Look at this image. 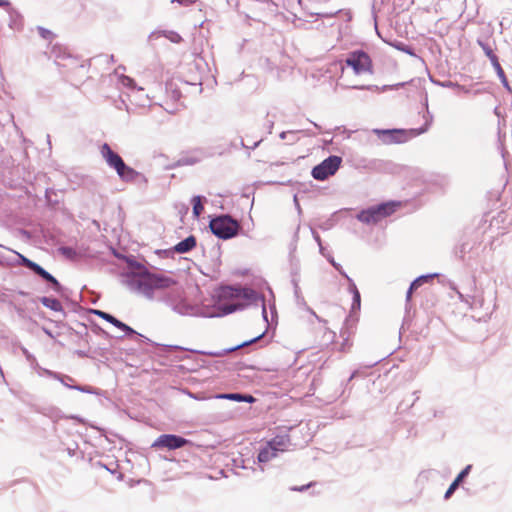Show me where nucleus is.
<instances>
[{
    "mask_svg": "<svg viewBox=\"0 0 512 512\" xmlns=\"http://www.w3.org/2000/svg\"><path fill=\"white\" fill-rule=\"evenodd\" d=\"M22 264L29 268L30 270H32L33 272H35V270L37 269V267L39 266L37 263L31 261L30 259L28 258H25V257H22Z\"/></svg>",
    "mask_w": 512,
    "mask_h": 512,
    "instance_id": "22",
    "label": "nucleus"
},
{
    "mask_svg": "<svg viewBox=\"0 0 512 512\" xmlns=\"http://www.w3.org/2000/svg\"><path fill=\"white\" fill-rule=\"evenodd\" d=\"M471 469V465H468L466 468H464L459 475L456 477L454 481H457V484L459 485L463 479L468 475L469 471Z\"/></svg>",
    "mask_w": 512,
    "mask_h": 512,
    "instance_id": "23",
    "label": "nucleus"
},
{
    "mask_svg": "<svg viewBox=\"0 0 512 512\" xmlns=\"http://www.w3.org/2000/svg\"><path fill=\"white\" fill-rule=\"evenodd\" d=\"M494 66H495V68L497 70V73H498V76L501 78L503 84L506 87H508V81L506 79L505 73H504L502 67L500 66V64L498 63L497 59H495Z\"/></svg>",
    "mask_w": 512,
    "mask_h": 512,
    "instance_id": "18",
    "label": "nucleus"
},
{
    "mask_svg": "<svg viewBox=\"0 0 512 512\" xmlns=\"http://www.w3.org/2000/svg\"><path fill=\"white\" fill-rule=\"evenodd\" d=\"M341 164V158L338 156H330L315 166L312 170V176L317 180H325L329 176L335 174Z\"/></svg>",
    "mask_w": 512,
    "mask_h": 512,
    "instance_id": "5",
    "label": "nucleus"
},
{
    "mask_svg": "<svg viewBox=\"0 0 512 512\" xmlns=\"http://www.w3.org/2000/svg\"><path fill=\"white\" fill-rule=\"evenodd\" d=\"M166 37H167L170 41H172V42H174V43H179V42H181V40H182L181 36H180L178 33H176V32H172V31H171V32H169V33L166 35Z\"/></svg>",
    "mask_w": 512,
    "mask_h": 512,
    "instance_id": "25",
    "label": "nucleus"
},
{
    "mask_svg": "<svg viewBox=\"0 0 512 512\" xmlns=\"http://www.w3.org/2000/svg\"><path fill=\"white\" fill-rule=\"evenodd\" d=\"M399 206L400 203L394 201L382 203L366 210H362L357 215V219L365 224H376L382 219L392 215Z\"/></svg>",
    "mask_w": 512,
    "mask_h": 512,
    "instance_id": "2",
    "label": "nucleus"
},
{
    "mask_svg": "<svg viewBox=\"0 0 512 512\" xmlns=\"http://www.w3.org/2000/svg\"><path fill=\"white\" fill-rule=\"evenodd\" d=\"M242 306H243L242 304L234 303V304L222 306L221 309L223 310V312L225 314H229V313H232V312L236 311L237 309L241 308Z\"/></svg>",
    "mask_w": 512,
    "mask_h": 512,
    "instance_id": "21",
    "label": "nucleus"
},
{
    "mask_svg": "<svg viewBox=\"0 0 512 512\" xmlns=\"http://www.w3.org/2000/svg\"><path fill=\"white\" fill-rule=\"evenodd\" d=\"M49 282L53 285V288L55 291H57V292L60 291L61 285L55 277H53L52 281H49Z\"/></svg>",
    "mask_w": 512,
    "mask_h": 512,
    "instance_id": "30",
    "label": "nucleus"
},
{
    "mask_svg": "<svg viewBox=\"0 0 512 512\" xmlns=\"http://www.w3.org/2000/svg\"><path fill=\"white\" fill-rule=\"evenodd\" d=\"M107 322H109L112 325L116 326L117 323H119V320L117 318H115L114 316H112L111 314H109Z\"/></svg>",
    "mask_w": 512,
    "mask_h": 512,
    "instance_id": "33",
    "label": "nucleus"
},
{
    "mask_svg": "<svg viewBox=\"0 0 512 512\" xmlns=\"http://www.w3.org/2000/svg\"><path fill=\"white\" fill-rule=\"evenodd\" d=\"M101 155L107 162V164L114 168L118 174V176L126 182H131L136 180L138 177V172L135 171L133 168L127 166L123 159L112 149L110 146L105 143L101 147Z\"/></svg>",
    "mask_w": 512,
    "mask_h": 512,
    "instance_id": "1",
    "label": "nucleus"
},
{
    "mask_svg": "<svg viewBox=\"0 0 512 512\" xmlns=\"http://www.w3.org/2000/svg\"><path fill=\"white\" fill-rule=\"evenodd\" d=\"M354 302L357 303L358 306L360 305V294L357 290L355 291L354 294Z\"/></svg>",
    "mask_w": 512,
    "mask_h": 512,
    "instance_id": "35",
    "label": "nucleus"
},
{
    "mask_svg": "<svg viewBox=\"0 0 512 512\" xmlns=\"http://www.w3.org/2000/svg\"><path fill=\"white\" fill-rule=\"evenodd\" d=\"M141 279V284L150 289H164L175 284V281L170 277L148 271H144L141 274Z\"/></svg>",
    "mask_w": 512,
    "mask_h": 512,
    "instance_id": "6",
    "label": "nucleus"
},
{
    "mask_svg": "<svg viewBox=\"0 0 512 512\" xmlns=\"http://www.w3.org/2000/svg\"><path fill=\"white\" fill-rule=\"evenodd\" d=\"M345 62L347 66L351 67L356 74L372 72L371 59L363 51H355L350 53Z\"/></svg>",
    "mask_w": 512,
    "mask_h": 512,
    "instance_id": "4",
    "label": "nucleus"
},
{
    "mask_svg": "<svg viewBox=\"0 0 512 512\" xmlns=\"http://www.w3.org/2000/svg\"><path fill=\"white\" fill-rule=\"evenodd\" d=\"M196 246V238L191 235L187 237L186 239L180 241L178 244L175 245L174 250L177 253H186L191 251Z\"/></svg>",
    "mask_w": 512,
    "mask_h": 512,
    "instance_id": "10",
    "label": "nucleus"
},
{
    "mask_svg": "<svg viewBox=\"0 0 512 512\" xmlns=\"http://www.w3.org/2000/svg\"><path fill=\"white\" fill-rule=\"evenodd\" d=\"M10 2L8 0H0V7H8Z\"/></svg>",
    "mask_w": 512,
    "mask_h": 512,
    "instance_id": "36",
    "label": "nucleus"
},
{
    "mask_svg": "<svg viewBox=\"0 0 512 512\" xmlns=\"http://www.w3.org/2000/svg\"><path fill=\"white\" fill-rule=\"evenodd\" d=\"M209 227L214 235L221 239H230L238 234L240 225L229 215L212 219Z\"/></svg>",
    "mask_w": 512,
    "mask_h": 512,
    "instance_id": "3",
    "label": "nucleus"
},
{
    "mask_svg": "<svg viewBox=\"0 0 512 512\" xmlns=\"http://www.w3.org/2000/svg\"><path fill=\"white\" fill-rule=\"evenodd\" d=\"M261 337H262V335H259V336L255 337V338H253V339H251L249 341H245V342H242V343H240V344H238V345H236L234 347L228 348V349L224 350L223 352H210L208 354L211 355V356H216V357L223 356L225 354H228V353H231L233 351H236V350H238V349H240L242 347L248 346V345L258 341Z\"/></svg>",
    "mask_w": 512,
    "mask_h": 512,
    "instance_id": "12",
    "label": "nucleus"
},
{
    "mask_svg": "<svg viewBox=\"0 0 512 512\" xmlns=\"http://www.w3.org/2000/svg\"><path fill=\"white\" fill-rule=\"evenodd\" d=\"M188 440L173 434L160 435L152 444L153 448H167L174 450L185 446Z\"/></svg>",
    "mask_w": 512,
    "mask_h": 512,
    "instance_id": "7",
    "label": "nucleus"
},
{
    "mask_svg": "<svg viewBox=\"0 0 512 512\" xmlns=\"http://www.w3.org/2000/svg\"><path fill=\"white\" fill-rule=\"evenodd\" d=\"M378 135L382 134L387 137L386 143H401L404 141V131L402 130H376Z\"/></svg>",
    "mask_w": 512,
    "mask_h": 512,
    "instance_id": "9",
    "label": "nucleus"
},
{
    "mask_svg": "<svg viewBox=\"0 0 512 512\" xmlns=\"http://www.w3.org/2000/svg\"><path fill=\"white\" fill-rule=\"evenodd\" d=\"M314 483L313 482H310L308 484H305V485H302V486H295V487H292L291 490L292 491H298V492H302L308 488H310Z\"/></svg>",
    "mask_w": 512,
    "mask_h": 512,
    "instance_id": "28",
    "label": "nucleus"
},
{
    "mask_svg": "<svg viewBox=\"0 0 512 512\" xmlns=\"http://www.w3.org/2000/svg\"><path fill=\"white\" fill-rule=\"evenodd\" d=\"M122 83H123V85H125L127 87H131V88L135 87L134 80L132 78H130V77H127V76L123 78Z\"/></svg>",
    "mask_w": 512,
    "mask_h": 512,
    "instance_id": "27",
    "label": "nucleus"
},
{
    "mask_svg": "<svg viewBox=\"0 0 512 512\" xmlns=\"http://www.w3.org/2000/svg\"><path fill=\"white\" fill-rule=\"evenodd\" d=\"M433 278L432 275H425V276H420L418 277L417 279H415L411 285H410V288L407 292V300H410L411 298V295H412V292L416 289H418V287H420L421 285H423L424 283H427L428 281H430L431 279Z\"/></svg>",
    "mask_w": 512,
    "mask_h": 512,
    "instance_id": "14",
    "label": "nucleus"
},
{
    "mask_svg": "<svg viewBox=\"0 0 512 512\" xmlns=\"http://www.w3.org/2000/svg\"><path fill=\"white\" fill-rule=\"evenodd\" d=\"M115 327L121 329L122 331H124V332H126L128 334L135 333V331L131 327H129L125 323L121 322L120 320H119V323H117V325Z\"/></svg>",
    "mask_w": 512,
    "mask_h": 512,
    "instance_id": "24",
    "label": "nucleus"
},
{
    "mask_svg": "<svg viewBox=\"0 0 512 512\" xmlns=\"http://www.w3.org/2000/svg\"><path fill=\"white\" fill-rule=\"evenodd\" d=\"M94 313L99 316L100 318L104 319V320H108V316H109V313H106L104 311H101V310H95Z\"/></svg>",
    "mask_w": 512,
    "mask_h": 512,
    "instance_id": "31",
    "label": "nucleus"
},
{
    "mask_svg": "<svg viewBox=\"0 0 512 512\" xmlns=\"http://www.w3.org/2000/svg\"><path fill=\"white\" fill-rule=\"evenodd\" d=\"M40 301H41V303H42L45 307H47V308H49V309H51V310H53V311L58 312V311H61V310H62V304H61V302H60L58 299H56V298H51V297H42V298L40 299Z\"/></svg>",
    "mask_w": 512,
    "mask_h": 512,
    "instance_id": "15",
    "label": "nucleus"
},
{
    "mask_svg": "<svg viewBox=\"0 0 512 512\" xmlns=\"http://www.w3.org/2000/svg\"><path fill=\"white\" fill-rule=\"evenodd\" d=\"M192 204H193V214L196 218H198L204 211V206L202 204V198L200 196L193 197Z\"/></svg>",
    "mask_w": 512,
    "mask_h": 512,
    "instance_id": "16",
    "label": "nucleus"
},
{
    "mask_svg": "<svg viewBox=\"0 0 512 512\" xmlns=\"http://www.w3.org/2000/svg\"><path fill=\"white\" fill-rule=\"evenodd\" d=\"M35 273L48 282L52 281V279H53V276L50 273H48L46 270H44L40 265L35 270Z\"/></svg>",
    "mask_w": 512,
    "mask_h": 512,
    "instance_id": "20",
    "label": "nucleus"
},
{
    "mask_svg": "<svg viewBox=\"0 0 512 512\" xmlns=\"http://www.w3.org/2000/svg\"><path fill=\"white\" fill-rule=\"evenodd\" d=\"M221 298H241L247 297V290L242 288L225 287L221 290Z\"/></svg>",
    "mask_w": 512,
    "mask_h": 512,
    "instance_id": "11",
    "label": "nucleus"
},
{
    "mask_svg": "<svg viewBox=\"0 0 512 512\" xmlns=\"http://www.w3.org/2000/svg\"><path fill=\"white\" fill-rule=\"evenodd\" d=\"M40 33L44 38H49L50 36H52L51 31L43 29V28L40 29Z\"/></svg>",
    "mask_w": 512,
    "mask_h": 512,
    "instance_id": "32",
    "label": "nucleus"
},
{
    "mask_svg": "<svg viewBox=\"0 0 512 512\" xmlns=\"http://www.w3.org/2000/svg\"><path fill=\"white\" fill-rule=\"evenodd\" d=\"M217 398L242 402V399H244V394H239V393L220 394V395H217Z\"/></svg>",
    "mask_w": 512,
    "mask_h": 512,
    "instance_id": "17",
    "label": "nucleus"
},
{
    "mask_svg": "<svg viewBox=\"0 0 512 512\" xmlns=\"http://www.w3.org/2000/svg\"><path fill=\"white\" fill-rule=\"evenodd\" d=\"M172 2H177L184 6H191L196 2V0H172Z\"/></svg>",
    "mask_w": 512,
    "mask_h": 512,
    "instance_id": "29",
    "label": "nucleus"
},
{
    "mask_svg": "<svg viewBox=\"0 0 512 512\" xmlns=\"http://www.w3.org/2000/svg\"><path fill=\"white\" fill-rule=\"evenodd\" d=\"M273 448L274 451L283 452L287 450L290 445V438L288 435H278L267 443Z\"/></svg>",
    "mask_w": 512,
    "mask_h": 512,
    "instance_id": "8",
    "label": "nucleus"
},
{
    "mask_svg": "<svg viewBox=\"0 0 512 512\" xmlns=\"http://www.w3.org/2000/svg\"><path fill=\"white\" fill-rule=\"evenodd\" d=\"M35 273L48 282L52 281V279H53V276L50 273H48L46 270H44L40 265L35 270Z\"/></svg>",
    "mask_w": 512,
    "mask_h": 512,
    "instance_id": "19",
    "label": "nucleus"
},
{
    "mask_svg": "<svg viewBox=\"0 0 512 512\" xmlns=\"http://www.w3.org/2000/svg\"><path fill=\"white\" fill-rule=\"evenodd\" d=\"M276 456L277 452L274 451L273 448L267 444L260 450L258 454V460L259 462H268Z\"/></svg>",
    "mask_w": 512,
    "mask_h": 512,
    "instance_id": "13",
    "label": "nucleus"
},
{
    "mask_svg": "<svg viewBox=\"0 0 512 512\" xmlns=\"http://www.w3.org/2000/svg\"><path fill=\"white\" fill-rule=\"evenodd\" d=\"M459 485L457 484V481H453L448 490L445 493V498L448 499L450 496L454 493V491L457 489Z\"/></svg>",
    "mask_w": 512,
    "mask_h": 512,
    "instance_id": "26",
    "label": "nucleus"
},
{
    "mask_svg": "<svg viewBox=\"0 0 512 512\" xmlns=\"http://www.w3.org/2000/svg\"><path fill=\"white\" fill-rule=\"evenodd\" d=\"M255 401V398L252 395H244V399L242 402L252 403Z\"/></svg>",
    "mask_w": 512,
    "mask_h": 512,
    "instance_id": "34",
    "label": "nucleus"
}]
</instances>
